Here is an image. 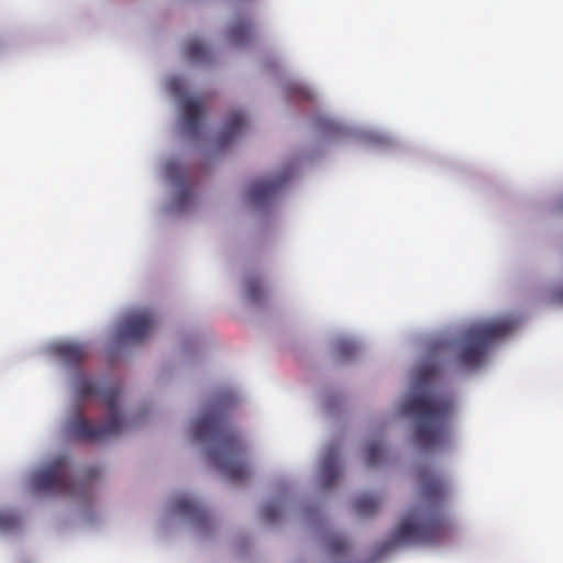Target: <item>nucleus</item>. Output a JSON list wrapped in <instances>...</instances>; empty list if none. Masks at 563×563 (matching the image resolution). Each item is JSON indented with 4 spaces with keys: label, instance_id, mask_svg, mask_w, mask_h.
<instances>
[{
    "label": "nucleus",
    "instance_id": "obj_1",
    "mask_svg": "<svg viewBox=\"0 0 563 563\" xmlns=\"http://www.w3.org/2000/svg\"><path fill=\"white\" fill-rule=\"evenodd\" d=\"M418 482L417 503L394 530L384 550L400 544L434 545L451 534L453 527L445 512L449 495L445 479L433 468L421 466Z\"/></svg>",
    "mask_w": 563,
    "mask_h": 563
},
{
    "label": "nucleus",
    "instance_id": "obj_2",
    "mask_svg": "<svg viewBox=\"0 0 563 563\" xmlns=\"http://www.w3.org/2000/svg\"><path fill=\"white\" fill-rule=\"evenodd\" d=\"M439 374L438 364H422L415 382V388L421 390L413 393L401 406V412L413 420L415 441L423 450L444 444L450 438V420L454 409L452 397L426 390Z\"/></svg>",
    "mask_w": 563,
    "mask_h": 563
},
{
    "label": "nucleus",
    "instance_id": "obj_3",
    "mask_svg": "<svg viewBox=\"0 0 563 563\" xmlns=\"http://www.w3.org/2000/svg\"><path fill=\"white\" fill-rule=\"evenodd\" d=\"M223 402L218 401L192 424L197 441H209L207 450L210 462L230 481L241 482L249 476L244 461V446L235 430L228 423Z\"/></svg>",
    "mask_w": 563,
    "mask_h": 563
},
{
    "label": "nucleus",
    "instance_id": "obj_4",
    "mask_svg": "<svg viewBox=\"0 0 563 563\" xmlns=\"http://www.w3.org/2000/svg\"><path fill=\"white\" fill-rule=\"evenodd\" d=\"M76 390L80 398L100 396L107 406L109 418L104 423H95L80 411L74 413L66 426L70 438L96 442L121 432L124 421L119 410L120 389L117 386L101 389L95 382L82 376L76 380Z\"/></svg>",
    "mask_w": 563,
    "mask_h": 563
},
{
    "label": "nucleus",
    "instance_id": "obj_5",
    "mask_svg": "<svg viewBox=\"0 0 563 563\" xmlns=\"http://www.w3.org/2000/svg\"><path fill=\"white\" fill-rule=\"evenodd\" d=\"M518 323L517 318L507 316L471 325L462 335V345L457 355L461 365L467 368L478 367L488 347L511 333Z\"/></svg>",
    "mask_w": 563,
    "mask_h": 563
},
{
    "label": "nucleus",
    "instance_id": "obj_6",
    "mask_svg": "<svg viewBox=\"0 0 563 563\" xmlns=\"http://www.w3.org/2000/svg\"><path fill=\"white\" fill-rule=\"evenodd\" d=\"M32 486L36 492L78 496L87 490L86 484H77L69 475L68 459L59 456L46 467L32 475Z\"/></svg>",
    "mask_w": 563,
    "mask_h": 563
},
{
    "label": "nucleus",
    "instance_id": "obj_7",
    "mask_svg": "<svg viewBox=\"0 0 563 563\" xmlns=\"http://www.w3.org/2000/svg\"><path fill=\"white\" fill-rule=\"evenodd\" d=\"M155 324V317L150 310L131 312L118 324V341L120 343L142 342L150 336Z\"/></svg>",
    "mask_w": 563,
    "mask_h": 563
},
{
    "label": "nucleus",
    "instance_id": "obj_8",
    "mask_svg": "<svg viewBox=\"0 0 563 563\" xmlns=\"http://www.w3.org/2000/svg\"><path fill=\"white\" fill-rule=\"evenodd\" d=\"M290 177V170L286 169L274 177L262 178L253 181L249 190L250 200L256 206L267 203L286 185Z\"/></svg>",
    "mask_w": 563,
    "mask_h": 563
},
{
    "label": "nucleus",
    "instance_id": "obj_9",
    "mask_svg": "<svg viewBox=\"0 0 563 563\" xmlns=\"http://www.w3.org/2000/svg\"><path fill=\"white\" fill-rule=\"evenodd\" d=\"M184 110L185 129L189 135L195 136L198 134L203 114L205 107L201 98L186 97L181 101Z\"/></svg>",
    "mask_w": 563,
    "mask_h": 563
},
{
    "label": "nucleus",
    "instance_id": "obj_10",
    "mask_svg": "<svg viewBox=\"0 0 563 563\" xmlns=\"http://www.w3.org/2000/svg\"><path fill=\"white\" fill-rule=\"evenodd\" d=\"M175 510L198 527H206L209 515L206 508L189 497L183 496L175 500Z\"/></svg>",
    "mask_w": 563,
    "mask_h": 563
},
{
    "label": "nucleus",
    "instance_id": "obj_11",
    "mask_svg": "<svg viewBox=\"0 0 563 563\" xmlns=\"http://www.w3.org/2000/svg\"><path fill=\"white\" fill-rule=\"evenodd\" d=\"M165 169L167 176L179 187L177 207L184 211L194 199L191 188L187 185V173L176 162L167 163Z\"/></svg>",
    "mask_w": 563,
    "mask_h": 563
},
{
    "label": "nucleus",
    "instance_id": "obj_12",
    "mask_svg": "<svg viewBox=\"0 0 563 563\" xmlns=\"http://www.w3.org/2000/svg\"><path fill=\"white\" fill-rule=\"evenodd\" d=\"M52 352L68 366H78L88 356L87 346L78 342L56 343Z\"/></svg>",
    "mask_w": 563,
    "mask_h": 563
},
{
    "label": "nucleus",
    "instance_id": "obj_13",
    "mask_svg": "<svg viewBox=\"0 0 563 563\" xmlns=\"http://www.w3.org/2000/svg\"><path fill=\"white\" fill-rule=\"evenodd\" d=\"M320 476L324 488L332 487L340 476L339 449L331 445L325 449L320 467Z\"/></svg>",
    "mask_w": 563,
    "mask_h": 563
},
{
    "label": "nucleus",
    "instance_id": "obj_14",
    "mask_svg": "<svg viewBox=\"0 0 563 563\" xmlns=\"http://www.w3.org/2000/svg\"><path fill=\"white\" fill-rule=\"evenodd\" d=\"M246 125L245 117L242 112H232L225 119L223 130L218 137V145L225 146L241 134Z\"/></svg>",
    "mask_w": 563,
    "mask_h": 563
},
{
    "label": "nucleus",
    "instance_id": "obj_15",
    "mask_svg": "<svg viewBox=\"0 0 563 563\" xmlns=\"http://www.w3.org/2000/svg\"><path fill=\"white\" fill-rule=\"evenodd\" d=\"M252 35V25L250 21L239 20L234 22L229 30V38L235 45L245 44Z\"/></svg>",
    "mask_w": 563,
    "mask_h": 563
},
{
    "label": "nucleus",
    "instance_id": "obj_16",
    "mask_svg": "<svg viewBox=\"0 0 563 563\" xmlns=\"http://www.w3.org/2000/svg\"><path fill=\"white\" fill-rule=\"evenodd\" d=\"M379 507V500L369 494L361 495L354 503V509L357 515L367 517L377 511Z\"/></svg>",
    "mask_w": 563,
    "mask_h": 563
},
{
    "label": "nucleus",
    "instance_id": "obj_17",
    "mask_svg": "<svg viewBox=\"0 0 563 563\" xmlns=\"http://www.w3.org/2000/svg\"><path fill=\"white\" fill-rule=\"evenodd\" d=\"M186 55L191 62H206L209 59V49L199 40H190L186 45Z\"/></svg>",
    "mask_w": 563,
    "mask_h": 563
},
{
    "label": "nucleus",
    "instance_id": "obj_18",
    "mask_svg": "<svg viewBox=\"0 0 563 563\" xmlns=\"http://www.w3.org/2000/svg\"><path fill=\"white\" fill-rule=\"evenodd\" d=\"M384 457V446L380 441H371L366 446V463L368 466H376Z\"/></svg>",
    "mask_w": 563,
    "mask_h": 563
},
{
    "label": "nucleus",
    "instance_id": "obj_19",
    "mask_svg": "<svg viewBox=\"0 0 563 563\" xmlns=\"http://www.w3.org/2000/svg\"><path fill=\"white\" fill-rule=\"evenodd\" d=\"M327 548L332 556H341L347 551L349 543L344 537L333 534L328 539Z\"/></svg>",
    "mask_w": 563,
    "mask_h": 563
},
{
    "label": "nucleus",
    "instance_id": "obj_20",
    "mask_svg": "<svg viewBox=\"0 0 563 563\" xmlns=\"http://www.w3.org/2000/svg\"><path fill=\"white\" fill-rule=\"evenodd\" d=\"M20 525L19 517L10 510H0V531L15 530Z\"/></svg>",
    "mask_w": 563,
    "mask_h": 563
},
{
    "label": "nucleus",
    "instance_id": "obj_21",
    "mask_svg": "<svg viewBox=\"0 0 563 563\" xmlns=\"http://www.w3.org/2000/svg\"><path fill=\"white\" fill-rule=\"evenodd\" d=\"M261 514L266 522L273 523L280 515L279 503L276 500L267 503L266 505L263 506Z\"/></svg>",
    "mask_w": 563,
    "mask_h": 563
},
{
    "label": "nucleus",
    "instance_id": "obj_22",
    "mask_svg": "<svg viewBox=\"0 0 563 563\" xmlns=\"http://www.w3.org/2000/svg\"><path fill=\"white\" fill-rule=\"evenodd\" d=\"M336 349L339 355L344 358L353 356L357 351L356 344L346 339L339 341Z\"/></svg>",
    "mask_w": 563,
    "mask_h": 563
},
{
    "label": "nucleus",
    "instance_id": "obj_23",
    "mask_svg": "<svg viewBox=\"0 0 563 563\" xmlns=\"http://www.w3.org/2000/svg\"><path fill=\"white\" fill-rule=\"evenodd\" d=\"M247 297L251 301L257 302L263 297V290L258 280H250L246 287Z\"/></svg>",
    "mask_w": 563,
    "mask_h": 563
},
{
    "label": "nucleus",
    "instance_id": "obj_24",
    "mask_svg": "<svg viewBox=\"0 0 563 563\" xmlns=\"http://www.w3.org/2000/svg\"><path fill=\"white\" fill-rule=\"evenodd\" d=\"M168 87L172 93L176 97H180L183 92V81L179 78H172L168 81Z\"/></svg>",
    "mask_w": 563,
    "mask_h": 563
},
{
    "label": "nucleus",
    "instance_id": "obj_25",
    "mask_svg": "<svg viewBox=\"0 0 563 563\" xmlns=\"http://www.w3.org/2000/svg\"><path fill=\"white\" fill-rule=\"evenodd\" d=\"M551 301L563 305V285L552 291Z\"/></svg>",
    "mask_w": 563,
    "mask_h": 563
},
{
    "label": "nucleus",
    "instance_id": "obj_26",
    "mask_svg": "<svg viewBox=\"0 0 563 563\" xmlns=\"http://www.w3.org/2000/svg\"><path fill=\"white\" fill-rule=\"evenodd\" d=\"M299 93H300V96H301L302 98H307V97H308L307 91H305V90H302V89H300V90H299Z\"/></svg>",
    "mask_w": 563,
    "mask_h": 563
},
{
    "label": "nucleus",
    "instance_id": "obj_27",
    "mask_svg": "<svg viewBox=\"0 0 563 563\" xmlns=\"http://www.w3.org/2000/svg\"><path fill=\"white\" fill-rule=\"evenodd\" d=\"M558 208L563 211V198H562V201L560 202V205L558 206Z\"/></svg>",
    "mask_w": 563,
    "mask_h": 563
}]
</instances>
